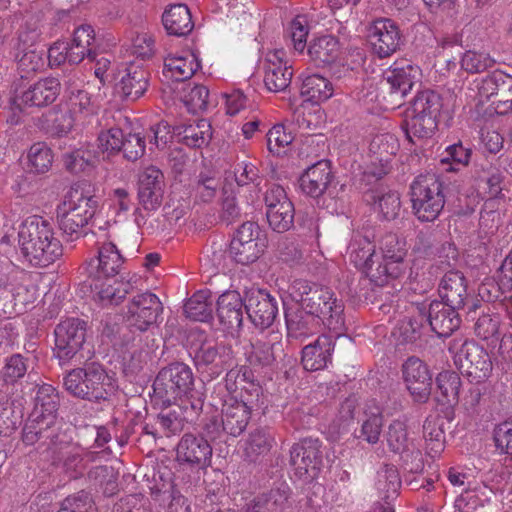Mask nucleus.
Returning <instances> with one entry per match:
<instances>
[{
    "label": "nucleus",
    "instance_id": "nucleus-1",
    "mask_svg": "<svg viewBox=\"0 0 512 512\" xmlns=\"http://www.w3.org/2000/svg\"><path fill=\"white\" fill-rule=\"evenodd\" d=\"M124 257L112 241L103 242L97 255L86 261L85 271L91 280V288L105 305L120 304L133 289L130 280L119 278Z\"/></svg>",
    "mask_w": 512,
    "mask_h": 512
},
{
    "label": "nucleus",
    "instance_id": "nucleus-2",
    "mask_svg": "<svg viewBox=\"0 0 512 512\" xmlns=\"http://www.w3.org/2000/svg\"><path fill=\"white\" fill-rule=\"evenodd\" d=\"M289 294L294 302L302 303V308L312 313L321 325L336 336L345 331L344 303L330 288L296 279L289 286Z\"/></svg>",
    "mask_w": 512,
    "mask_h": 512
},
{
    "label": "nucleus",
    "instance_id": "nucleus-3",
    "mask_svg": "<svg viewBox=\"0 0 512 512\" xmlns=\"http://www.w3.org/2000/svg\"><path fill=\"white\" fill-rule=\"evenodd\" d=\"M192 369L183 362H173L161 368L153 382L156 401L171 406L177 400L191 404L193 412L202 411L205 401L203 385L195 386Z\"/></svg>",
    "mask_w": 512,
    "mask_h": 512
},
{
    "label": "nucleus",
    "instance_id": "nucleus-4",
    "mask_svg": "<svg viewBox=\"0 0 512 512\" xmlns=\"http://www.w3.org/2000/svg\"><path fill=\"white\" fill-rule=\"evenodd\" d=\"M18 241L23 257L34 267H47L62 256L52 224L41 216H29L21 224Z\"/></svg>",
    "mask_w": 512,
    "mask_h": 512
},
{
    "label": "nucleus",
    "instance_id": "nucleus-5",
    "mask_svg": "<svg viewBox=\"0 0 512 512\" xmlns=\"http://www.w3.org/2000/svg\"><path fill=\"white\" fill-rule=\"evenodd\" d=\"M412 212L421 222L435 221L453 196L452 184L435 174H420L409 187Z\"/></svg>",
    "mask_w": 512,
    "mask_h": 512
},
{
    "label": "nucleus",
    "instance_id": "nucleus-6",
    "mask_svg": "<svg viewBox=\"0 0 512 512\" xmlns=\"http://www.w3.org/2000/svg\"><path fill=\"white\" fill-rule=\"evenodd\" d=\"M63 385L72 396L90 402L106 400L113 389L112 378L98 362L70 370L63 378Z\"/></svg>",
    "mask_w": 512,
    "mask_h": 512
},
{
    "label": "nucleus",
    "instance_id": "nucleus-7",
    "mask_svg": "<svg viewBox=\"0 0 512 512\" xmlns=\"http://www.w3.org/2000/svg\"><path fill=\"white\" fill-rule=\"evenodd\" d=\"M421 69L408 59L396 60L384 73L378 88L377 99L384 109L403 105L405 97L419 81Z\"/></svg>",
    "mask_w": 512,
    "mask_h": 512
},
{
    "label": "nucleus",
    "instance_id": "nucleus-8",
    "mask_svg": "<svg viewBox=\"0 0 512 512\" xmlns=\"http://www.w3.org/2000/svg\"><path fill=\"white\" fill-rule=\"evenodd\" d=\"M448 350L461 374L471 382L481 383L490 376L493 368L491 357L474 340L454 338L449 342Z\"/></svg>",
    "mask_w": 512,
    "mask_h": 512
},
{
    "label": "nucleus",
    "instance_id": "nucleus-9",
    "mask_svg": "<svg viewBox=\"0 0 512 512\" xmlns=\"http://www.w3.org/2000/svg\"><path fill=\"white\" fill-rule=\"evenodd\" d=\"M379 247L382 253L375 272H369V279L377 286H384L389 279H397L405 271L406 242L395 233L385 234Z\"/></svg>",
    "mask_w": 512,
    "mask_h": 512
},
{
    "label": "nucleus",
    "instance_id": "nucleus-10",
    "mask_svg": "<svg viewBox=\"0 0 512 512\" xmlns=\"http://www.w3.org/2000/svg\"><path fill=\"white\" fill-rule=\"evenodd\" d=\"M265 237L256 222L246 221L236 230L229 247L230 257L238 264L249 265L264 252Z\"/></svg>",
    "mask_w": 512,
    "mask_h": 512
},
{
    "label": "nucleus",
    "instance_id": "nucleus-11",
    "mask_svg": "<svg viewBox=\"0 0 512 512\" xmlns=\"http://www.w3.org/2000/svg\"><path fill=\"white\" fill-rule=\"evenodd\" d=\"M87 323L79 318H67L54 329V356L60 365L69 363L77 357L86 339Z\"/></svg>",
    "mask_w": 512,
    "mask_h": 512
},
{
    "label": "nucleus",
    "instance_id": "nucleus-12",
    "mask_svg": "<svg viewBox=\"0 0 512 512\" xmlns=\"http://www.w3.org/2000/svg\"><path fill=\"white\" fill-rule=\"evenodd\" d=\"M164 191L165 178L159 168L149 166L139 174L137 199L140 208L135 210L138 225H140L141 221H144L142 210L151 213L159 209L162 205Z\"/></svg>",
    "mask_w": 512,
    "mask_h": 512
},
{
    "label": "nucleus",
    "instance_id": "nucleus-13",
    "mask_svg": "<svg viewBox=\"0 0 512 512\" xmlns=\"http://www.w3.org/2000/svg\"><path fill=\"white\" fill-rule=\"evenodd\" d=\"M289 463L299 479L312 481L323 465L322 443L313 438L301 439L291 447Z\"/></svg>",
    "mask_w": 512,
    "mask_h": 512
},
{
    "label": "nucleus",
    "instance_id": "nucleus-14",
    "mask_svg": "<svg viewBox=\"0 0 512 512\" xmlns=\"http://www.w3.org/2000/svg\"><path fill=\"white\" fill-rule=\"evenodd\" d=\"M479 101H492L495 112L506 115L512 112V76L501 70H494L486 75L478 84Z\"/></svg>",
    "mask_w": 512,
    "mask_h": 512
},
{
    "label": "nucleus",
    "instance_id": "nucleus-15",
    "mask_svg": "<svg viewBox=\"0 0 512 512\" xmlns=\"http://www.w3.org/2000/svg\"><path fill=\"white\" fill-rule=\"evenodd\" d=\"M231 346L214 341L203 342L195 351L194 364L198 371L209 373L212 377L219 376L233 364Z\"/></svg>",
    "mask_w": 512,
    "mask_h": 512
},
{
    "label": "nucleus",
    "instance_id": "nucleus-16",
    "mask_svg": "<svg viewBox=\"0 0 512 512\" xmlns=\"http://www.w3.org/2000/svg\"><path fill=\"white\" fill-rule=\"evenodd\" d=\"M329 160H320L309 166L300 176L299 185L303 193L318 198L327 193L331 198L338 196L337 184Z\"/></svg>",
    "mask_w": 512,
    "mask_h": 512
},
{
    "label": "nucleus",
    "instance_id": "nucleus-17",
    "mask_svg": "<svg viewBox=\"0 0 512 512\" xmlns=\"http://www.w3.org/2000/svg\"><path fill=\"white\" fill-rule=\"evenodd\" d=\"M367 37L373 53L379 58L391 56L403 44L399 26L390 18H379L373 21L368 29Z\"/></svg>",
    "mask_w": 512,
    "mask_h": 512
},
{
    "label": "nucleus",
    "instance_id": "nucleus-18",
    "mask_svg": "<svg viewBox=\"0 0 512 512\" xmlns=\"http://www.w3.org/2000/svg\"><path fill=\"white\" fill-rule=\"evenodd\" d=\"M245 312L251 323L260 330L273 325L278 315L277 299L265 290L251 288L245 293Z\"/></svg>",
    "mask_w": 512,
    "mask_h": 512
},
{
    "label": "nucleus",
    "instance_id": "nucleus-19",
    "mask_svg": "<svg viewBox=\"0 0 512 512\" xmlns=\"http://www.w3.org/2000/svg\"><path fill=\"white\" fill-rule=\"evenodd\" d=\"M212 446L201 434L185 433L176 447V460L192 468L205 470L211 466Z\"/></svg>",
    "mask_w": 512,
    "mask_h": 512
},
{
    "label": "nucleus",
    "instance_id": "nucleus-20",
    "mask_svg": "<svg viewBox=\"0 0 512 512\" xmlns=\"http://www.w3.org/2000/svg\"><path fill=\"white\" fill-rule=\"evenodd\" d=\"M403 380L414 402L426 403L432 391V374L420 358L411 356L402 365Z\"/></svg>",
    "mask_w": 512,
    "mask_h": 512
},
{
    "label": "nucleus",
    "instance_id": "nucleus-21",
    "mask_svg": "<svg viewBox=\"0 0 512 512\" xmlns=\"http://www.w3.org/2000/svg\"><path fill=\"white\" fill-rule=\"evenodd\" d=\"M162 310V303L154 293H141L134 296L129 303L127 320L130 326L144 332L156 324Z\"/></svg>",
    "mask_w": 512,
    "mask_h": 512
},
{
    "label": "nucleus",
    "instance_id": "nucleus-22",
    "mask_svg": "<svg viewBox=\"0 0 512 512\" xmlns=\"http://www.w3.org/2000/svg\"><path fill=\"white\" fill-rule=\"evenodd\" d=\"M60 92L59 79L45 77L28 86H23L17 97L25 106L43 108L54 103Z\"/></svg>",
    "mask_w": 512,
    "mask_h": 512
},
{
    "label": "nucleus",
    "instance_id": "nucleus-23",
    "mask_svg": "<svg viewBox=\"0 0 512 512\" xmlns=\"http://www.w3.org/2000/svg\"><path fill=\"white\" fill-rule=\"evenodd\" d=\"M468 317L475 321V335L491 343H496L501 338V315L491 307L483 305L480 301L473 302L467 312Z\"/></svg>",
    "mask_w": 512,
    "mask_h": 512
},
{
    "label": "nucleus",
    "instance_id": "nucleus-24",
    "mask_svg": "<svg viewBox=\"0 0 512 512\" xmlns=\"http://www.w3.org/2000/svg\"><path fill=\"white\" fill-rule=\"evenodd\" d=\"M100 198L94 193V188L88 182H78L72 185L60 204L72 212L87 216L90 221L98 210Z\"/></svg>",
    "mask_w": 512,
    "mask_h": 512
},
{
    "label": "nucleus",
    "instance_id": "nucleus-25",
    "mask_svg": "<svg viewBox=\"0 0 512 512\" xmlns=\"http://www.w3.org/2000/svg\"><path fill=\"white\" fill-rule=\"evenodd\" d=\"M457 308L434 300L426 309L425 322L438 337H449L461 323Z\"/></svg>",
    "mask_w": 512,
    "mask_h": 512
},
{
    "label": "nucleus",
    "instance_id": "nucleus-26",
    "mask_svg": "<svg viewBox=\"0 0 512 512\" xmlns=\"http://www.w3.org/2000/svg\"><path fill=\"white\" fill-rule=\"evenodd\" d=\"M216 305V315L224 328L233 330L242 327L246 303L238 291H225L218 297Z\"/></svg>",
    "mask_w": 512,
    "mask_h": 512
},
{
    "label": "nucleus",
    "instance_id": "nucleus-27",
    "mask_svg": "<svg viewBox=\"0 0 512 512\" xmlns=\"http://www.w3.org/2000/svg\"><path fill=\"white\" fill-rule=\"evenodd\" d=\"M367 204L373 207L381 220L393 221L400 215L402 203L400 193L388 187H377L364 195Z\"/></svg>",
    "mask_w": 512,
    "mask_h": 512
},
{
    "label": "nucleus",
    "instance_id": "nucleus-28",
    "mask_svg": "<svg viewBox=\"0 0 512 512\" xmlns=\"http://www.w3.org/2000/svg\"><path fill=\"white\" fill-rule=\"evenodd\" d=\"M95 42L96 37L92 26L84 24L76 28L73 32L72 40L65 42L68 50V63L70 65H77L85 58L90 60L95 59V56H99Z\"/></svg>",
    "mask_w": 512,
    "mask_h": 512
},
{
    "label": "nucleus",
    "instance_id": "nucleus-29",
    "mask_svg": "<svg viewBox=\"0 0 512 512\" xmlns=\"http://www.w3.org/2000/svg\"><path fill=\"white\" fill-rule=\"evenodd\" d=\"M335 348V340L326 334L302 348L301 363L307 371H318L327 367L332 360Z\"/></svg>",
    "mask_w": 512,
    "mask_h": 512
},
{
    "label": "nucleus",
    "instance_id": "nucleus-30",
    "mask_svg": "<svg viewBox=\"0 0 512 512\" xmlns=\"http://www.w3.org/2000/svg\"><path fill=\"white\" fill-rule=\"evenodd\" d=\"M284 316L288 339L305 338L321 325L312 313L302 308V303L285 306Z\"/></svg>",
    "mask_w": 512,
    "mask_h": 512
},
{
    "label": "nucleus",
    "instance_id": "nucleus-31",
    "mask_svg": "<svg viewBox=\"0 0 512 512\" xmlns=\"http://www.w3.org/2000/svg\"><path fill=\"white\" fill-rule=\"evenodd\" d=\"M440 302L453 308L463 309L468 298L467 281L460 271H449L444 274L439 284Z\"/></svg>",
    "mask_w": 512,
    "mask_h": 512
},
{
    "label": "nucleus",
    "instance_id": "nucleus-32",
    "mask_svg": "<svg viewBox=\"0 0 512 512\" xmlns=\"http://www.w3.org/2000/svg\"><path fill=\"white\" fill-rule=\"evenodd\" d=\"M222 430L224 433L238 437L247 428L253 411L238 402V398L230 397L222 407Z\"/></svg>",
    "mask_w": 512,
    "mask_h": 512
},
{
    "label": "nucleus",
    "instance_id": "nucleus-33",
    "mask_svg": "<svg viewBox=\"0 0 512 512\" xmlns=\"http://www.w3.org/2000/svg\"><path fill=\"white\" fill-rule=\"evenodd\" d=\"M164 407L157 416V423L167 437L181 432L186 422L194 421L202 412H193L191 404L181 402L177 405V409H168L170 406Z\"/></svg>",
    "mask_w": 512,
    "mask_h": 512
},
{
    "label": "nucleus",
    "instance_id": "nucleus-34",
    "mask_svg": "<svg viewBox=\"0 0 512 512\" xmlns=\"http://www.w3.org/2000/svg\"><path fill=\"white\" fill-rule=\"evenodd\" d=\"M33 401V409L29 415L45 421V425L52 424L56 421L58 418L60 399L58 392L53 386L49 384L39 386Z\"/></svg>",
    "mask_w": 512,
    "mask_h": 512
},
{
    "label": "nucleus",
    "instance_id": "nucleus-35",
    "mask_svg": "<svg viewBox=\"0 0 512 512\" xmlns=\"http://www.w3.org/2000/svg\"><path fill=\"white\" fill-rule=\"evenodd\" d=\"M149 72L135 64L126 68V74L116 85L117 92L127 101H135L147 90L149 85Z\"/></svg>",
    "mask_w": 512,
    "mask_h": 512
},
{
    "label": "nucleus",
    "instance_id": "nucleus-36",
    "mask_svg": "<svg viewBox=\"0 0 512 512\" xmlns=\"http://www.w3.org/2000/svg\"><path fill=\"white\" fill-rule=\"evenodd\" d=\"M162 22L169 35L182 37L194 28L191 12L186 4H174L165 9Z\"/></svg>",
    "mask_w": 512,
    "mask_h": 512
},
{
    "label": "nucleus",
    "instance_id": "nucleus-37",
    "mask_svg": "<svg viewBox=\"0 0 512 512\" xmlns=\"http://www.w3.org/2000/svg\"><path fill=\"white\" fill-rule=\"evenodd\" d=\"M284 357V345L281 341L257 340L251 343V351L247 353L250 366L271 367Z\"/></svg>",
    "mask_w": 512,
    "mask_h": 512
},
{
    "label": "nucleus",
    "instance_id": "nucleus-38",
    "mask_svg": "<svg viewBox=\"0 0 512 512\" xmlns=\"http://www.w3.org/2000/svg\"><path fill=\"white\" fill-rule=\"evenodd\" d=\"M348 253L351 263L359 270L365 272L368 277L369 272H375V269H373L374 257H376L375 245L369 238L356 235L348 246Z\"/></svg>",
    "mask_w": 512,
    "mask_h": 512
},
{
    "label": "nucleus",
    "instance_id": "nucleus-39",
    "mask_svg": "<svg viewBox=\"0 0 512 512\" xmlns=\"http://www.w3.org/2000/svg\"><path fill=\"white\" fill-rule=\"evenodd\" d=\"M439 117H425L424 115H416L410 111H406V118L402 124L407 139L415 143V139H430L438 128Z\"/></svg>",
    "mask_w": 512,
    "mask_h": 512
},
{
    "label": "nucleus",
    "instance_id": "nucleus-40",
    "mask_svg": "<svg viewBox=\"0 0 512 512\" xmlns=\"http://www.w3.org/2000/svg\"><path fill=\"white\" fill-rule=\"evenodd\" d=\"M173 134L181 136V142L191 148H201L212 138L211 124L200 119L194 124H183L173 127Z\"/></svg>",
    "mask_w": 512,
    "mask_h": 512
},
{
    "label": "nucleus",
    "instance_id": "nucleus-41",
    "mask_svg": "<svg viewBox=\"0 0 512 512\" xmlns=\"http://www.w3.org/2000/svg\"><path fill=\"white\" fill-rule=\"evenodd\" d=\"M436 400L441 405H455L459 401V393L462 385L460 375L451 370L440 372L436 377Z\"/></svg>",
    "mask_w": 512,
    "mask_h": 512
},
{
    "label": "nucleus",
    "instance_id": "nucleus-42",
    "mask_svg": "<svg viewBox=\"0 0 512 512\" xmlns=\"http://www.w3.org/2000/svg\"><path fill=\"white\" fill-rule=\"evenodd\" d=\"M339 54L338 40L326 35L313 40L308 46L310 60L318 67L333 63Z\"/></svg>",
    "mask_w": 512,
    "mask_h": 512
},
{
    "label": "nucleus",
    "instance_id": "nucleus-43",
    "mask_svg": "<svg viewBox=\"0 0 512 512\" xmlns=\"http://www.w3.org/2000/svg\"><path fill=\"white\" fill-rule=\"evenodd\" d=\"M56 215L59 229L68 237V240L74 241L87 235L86 227L90 221L85 214H76L58 205Z\"/></svg>",
    "mask_w": 512,
    "mask_h": 512
},
{
    "label": "nucleus",
    "instance_id": "nucleus-44",
    "mask_svg": "<svg viewBox=\"0 0 512 512\" xmlns=\"http://www.w3.org/2000/svg\"><path fill=\"white\" fill-rule=\"evenodd\" d=\"M292 491L286 482L274 484L270 489L257 495L258 503L267 512H285L290 506Z\"/></svg>",
    "mask_w": 512,
    "mask_h": 512
},
{
    "label": "nucleus",
    "instance_id": "nucleus-45",
    "mask_svg": "<svg viewBox=\"0 0 512 512\" xmlns=\"http://www.w3.org/2000/svg\"><path fill=\"white\" fill-rule=\"evenodd\" d=\"M164 67L172 73L176 81H185L191 78L201 64L197 56L192 52H184L180 56H169L165 59Z\"/></svg>",
    "mask_w": 512,
    "mask_h": 512
},
{
    "label": "nucleus",
    "instance_id": "nucleus-46",
    "mask_svg": "<svg viewBox=\"0 0 512 512\" xmlns=\"http://www.w3.org/2000/svg\"><path fill=\"white\" fill-rule=\"evenodd\" d=\"M222 187L218 172L208 169L200 171L192 184L195 198L204 203L211 202Z\"/></svg>",
    "mask_w": 512,
    "mask_h": 512
},
{
    "label": "nucleus",
    "instance_id": "nucleus-47",
    "mask_svg": "<svg viewBox=\"0 0 512 512\" xmlns=\"http://www.w3.org/2000/svg\"><path fill=\"white\" fill-rule=\"evenodd\" d=\"M444 419L442 417H428L423 425V437L426 441L427 453L436 457L444 450L445 433Z\"/></svg>",
    "mask_w": 512,
    "mask_h": 512
},
{
    "label": "nucleus",
    "instance_id": "nucleus-48",
    "mask_svg": "<svg viewBox=\"0 0 512 512\" xmlns=\"http://www.w3.org/2000/svg\"><path fill=\"white\" fill-rule=\"evenodd\" d=\"M301 96L311 102H322L333 95L332 83L319 74L306 76L300 87Z\"/></svg>",
    "mask_w": 512,
    "mask_h": 512
},
{
    "label": "nucleus",
    "instance_id": "nucleus-49",
    "mask_svg": "<svg viewBox=\"0 0 512 512\" xmlns=\"http://www.w3.org/2000/svg\"><path fill=\"white\" fill-rule=\"evenodd\" d=\"M387 446L393 453L407 451L413 446L414 439L410 436L407 420H393L384 433Z\"/></svg>",
    "mask_w": 512,
    "mask_h": 512
},
{
    "label": "nucleus",
    "instance_id": "nucleus-50",
    "mask_svg": "<svg viewBox=\"0 0 512 512\" xmlns=\"http://www.w3.org/2000/svg\"><path fill=\"white\" fill-rule=\"evenodd\" d=\"M442 107L443 100L440 94L432 90H423L413 98L407 111L425 117H439Z\"/></svg>",
    "mask_w": 512,
    "mask_h": 512
},
{
    "label": "nucleus",
    "instance_id": "nucleus-51",
    "mask_svg": "<svg viewBox=\"0 0 512 512\" xmlns=\"http://www.w3.org/2000/svg\"><path fill=\"white\" fill-rule=\"evenodd\" d=\"M209 298V291L200 290L193 294L183 307L186 317L200 322L211 320L213 318V308Z\"/></svg>",
    "mask_w": 512,
    "mask_h": 512
},
{
    "label": "nucleus",
    "instance_id": "nucleus-52",
    "mask_svg": "<svg viewBox=\"0 0 512 512\" xmlns=\"http://www.w3.org/2000/svg\"><path fill=\"white\" fill-rule=\"evenodd\" d=\"M274 443V437L268 428L259 427L252 431L245 447L246 457L256 462L260 456L269 453Z\"/></svg>",
    "mask_w": 512,
    "mask_h": 512
},
{
    "label": "nucleus",
    "instance_id": "nucleus-53",
    "mask_svg": "<svg viewBox=\"0 0 512 512\" xmlns=\"http://www.w3.org/2000/svg\"><path fill=\"white\" fill-rule=\"evenodd\" d=\"M27 369L28 359L23 355L16 353L7 357L0 369L1 390L5 387L7 391L9 386H14L25 376Z\"/></svg>",
    "mask_w": 512,
    "mask_h": 512
},
{
    "label": "nucleus",
    "instance_id": "nucleus-54",
    "mask_svg": "<svg viewBox=\"0 0 512 512\" xmlns=\"http://www.w3.org/2000/svg\"><path fill=\"white\" fill-rule=\"evenodd\" d=\"M375 486L383 494L385 500L397 496L401 487V479L396 466L392 464L383 465L377 471Z\"/></svg>",
    "mask_w": 512,
    "mask_h": 512
},
{
    "label": "nucleus",
    "instance_id": "nucleus-55",
    "mask_svg": "<svg viewBox=\"0 0 512 512\" xmlns=\"http://www.w3.org/2000/svg\"><path fill=\"white\" fill-rule=\"evenodd\" d=\"M29 171L36 174H43L49 171L53 163L52 150L44 142L34 143L28 151Z\"/></svg>",
    "mask_w": 512,
    "mask_h": 512
},
{
    "label": "nucleus",
    "instance_id": "nucleus-56",
    "mask_svg": "<svg viewBox=\"0 0 512 512\" xmlns=\"http://www.w3.org/2000/svg\"><path fill=\"white\" fill-rule=\"evenodd\" d=\"M511 291V284L495 271L492 277L484 279L479 285L478 295L485 302H495Z\"/></svg>",
    "mask_w": 512,
    "mask_h": 512
},
{
    "label": "nucleus",
    "instance_id": "nucleus-57",
    "mask_svg": "<svg viewBox=\"0 0 512 512\" xmlns=\"http://www.w3.org/2000/svg\"><path fill=\"white\" fill-rule=\"evenodd\" d=\"M426 317V307L418 308L415 315L406 317L398 324L399 338L403 342L413 343L418 340L422 335Z\"/></svg>",
    "mask_w": 512,
    "mask_h": 512
},
{
    "label": "nucleus",
    "instance_id": "nucleus-58",
    "mask_svg": "<svg viewBox=\"0 0 512 512\" xmlns=\"http://www.w3.org/2000/svg\"><path fill=\"white\" fill-rule=\"evenodd\" d=\"M96 161V155L89 150L76 149L63 155L65 169L73 174L92 170Z\"/></svg>",
    "mask_w": 512,
    "mask_h": 512
},
{
    "label": "nucleus",
    "instance_id": "nucleus-59",
    "mask_svg": "<svg viewBox=\"0 0 512 512\" xmlns=\"http://www.w3.org/2000/svg\"><path fill=\"white\" fill-rule=\"evenodd\" d=\"M475 168L477 179L487 185L489 196L497 197L502 191L501 185L504 179L502 172L489 163H475Z\"/></svg>",
    "mask_w": 512,
    "mask_h": 512
},
{
    "label": "nucleus",
    "instance_id": "nucleus-60",
    "mask_svg": "<svg viewBox=\"0 0 512 512\" xmlns=\"http://www.w3.org/2000/svg\"><path fill=\"white\" fill-rule=\"evenodd\" d=\"M295 209L291 205H280L276 209L267 208L266 217L269 226L278 233L288 231L294 223Z\"/></svg>",
    "mask_w": 512,
    "mask_h": 512
},
{
    "label": "nucleus",
    "instance_id": "nucleus-61",
    "mask_svg": "<svg viewBox=\"0 0 512 512\" xmlns=\"http://www.w3.org/2000/svg\"><path fill=\"white\" fill-rule=\"evenodd\" d=\"M72 429L58 418L49 424L44 433V445L48 448H63L72 442Z\"/></svg>",
    "mask_w": 512,
    "mask_h": 512
},
{
    "label": "nucleus",
    "instance_id": "nucleus-62",
    "mask_svg": "<svg viewBox=\"0 0 512 512\" xmlns=\"http://www.w3.org/2000/svg\"><path fill=\"white\" fill-rule=\"evenodd\" d=\"M293 69L291 66H278V68L266 69L264 84L271 92H283L291 84Z\"/></svg>",
    "mask_w": 512,
    "mask_h": 512
},
{
    "label": "nucleus",
    "instance_id": "nucleus-63",
    "mask_svg": "<svg viewBox=\"0 0 512 512\" xmlns=\"http://www.w3.org/2000/svg\"><path fill=\"white\" fill-rule=\"evenodd\" d=\"M123 140V130L113 127L99 133L97 137V147L100 152L107 154L108 157L114 156L121 152V144H123Z\"/></svg>",
    "mask_w": 512,
    "mask_h": 512
},
{
    "label": "nucleus",
    "instance_id": "nucleus-64",
    "mask_svg": "<svg viewBox=\"0 0 512 512\" xmlns=\"http://www.w3.org/2000/svg\"><path fill=\"white\" fill-rule=\"evenodd\" d=\"M495 60L489 54L467 51L461 59V67L468 73H481L485 70L492 68Z\"/></svg>",
    "mask_w": 512,
    "mask_h": 512
}]
</instances>
